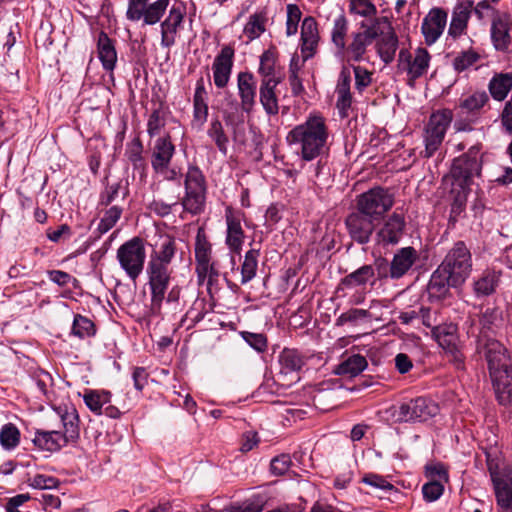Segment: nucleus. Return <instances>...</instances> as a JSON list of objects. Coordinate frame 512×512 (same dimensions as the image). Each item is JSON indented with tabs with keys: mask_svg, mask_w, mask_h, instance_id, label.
I'll return each mask as SVG.
<instances>
[{
	"mask_svg": "<svg viewBox=\"0 0 512 512\" xmlns=\"http://www.w3.org/2000/svg\"><path fill=\"white\" fill-rule=\"evenodd\" d=\"M266 20L262 13H255L249 17L243 31L248 41H252L264 33Z\"/></svg>",
	"mask_w": 512,
	"mask_h": 512,
	"instance_id": "49",
	"label": "nucleus"
},
{
	"mask_svg": "<svg viewBox=\"0 0 512 512\" xmlns=\"http://www.w3.org/2000/svg\"><path fill=\"white\" fill-rule=\"evenodd\" d=\"M225 219L227 224L226 244L232 252L239 254L245 238L241 226V217L238 213L228 208L226 210Z\"/></svg>",
	"mask_w": 512,
	"mask_h": 512,
	"instance_id": "26",
	"label": "nucleus"
},
{
	"mask_svg": "<svg viewBox=\"0 0 512 512\" xmlns=\"http://www.w3.org/2000/svg\"><path fill=\"white\" fill-rule=\"evenodd\" d=\"M166 124L164 113L160 109H155L149 116L147 122V132L150 137L157 136Z\"/></svg>",
	"mask_w": 512,
	"mask_h": 512,
	"instance_id": "60",
	"label": "nucleus"
},
{
	"mask_svg": "<svg viewBox=\"0 0 512 512\" xmlns=\"http://www.w3.org/2000/svg\"><path fill=\"white\" fill-rule=\"evenodd\" d=\"M237 92L240 99L238 105L242 112L250 114L256 106L257 85L254 75L249 71L237 74ZM231 104L237 105L236 101Z\"/></svg>",
	"mask_w": 512,
	"mask_h": 512,
	"instance_id": "14",
	"label": "nucleus"
},
{
	"mask_svg": "<svg viewBox=\"0 0 512 512\" xmlns=\"http://www.w3.org/2000/svg\"><path fill=\"white\" fill-rule=\"evenodd\" d=\"M420 312L423 325L431 328L432 331L443 321L437 310H431L430 308L420 306Z\"/></svg>",
	"mask_w": 512,
	"mask_h": 512,
	"instance_id": "63",
	"label": "nucleus"
},
{
	"mask_svg": "<svg viewBox=\"0 0 512 512\" xmlns=\"http://www.w3.org/2000/svg\"><path fill=\"white\" fill-rule=\"evenodd\" d=\"M60 417L64 428L62 437L67 443L76 441L79 438V417L76 409L66 407Z\"/></svg>",
	"mask_w": 512,
	"mask_h": 512,
	"instance_id": "38",
	"label": "nucleus"
},
{
	"mask_svg": "<svg viewBox=\"0 0 512 512\" xmlns=\"http://www.w3.org/2000/svg\"><path fill=\"white\" fill-rule=\"evenodd\" d=\"M352 69L355 78V90L357 93L363 94L373 82V72L360 65H352Z\"/></svg>",
	"mask_w": 512,
	"mask_h": 512,
	"instance_id": "54",
	"label": "nucleus"
},
{
	"mask_svg": "<svg viewBox=\"0 0 512 512\" xmlns=\"http://www.w3.org/2000/svg\"><path fill=\"white\" fill-rule=\"evenodd\" d=\"M430 53L422 47L417 48L413 53L402 49L398 55L399 66H401L410 79L422 77L430 65Z\"/></svg>",
	"mask_w": 512,
	"mask_h": 512,
	"instance_id": "11",
	"label": "nucleus"
},
{
	"mask_svg": "<svg viewBox=\"0 0 512 512\" xmlns=\"http://www.w3.org/2000/svg\"><path fill=\"white\" fill-rule=\"evenodd\" d=\"M212 247L203 230L199 229L195 238L196 271L206 273L211 260Z\"/></svg>",
	"mask_w": 512,
	"mask_h": 512,
	"instance_id": "37",
	"label": "nucleus"
},
{
	"mask_svg": "<svg viewBox=\"0 0 512 512\" xmlns=\"http://www.w3.org/2000/svg\"><path fill=\"white\" fill-rule=\"evenodd\" d=\"M32 441L38 449L48 452L59 451L68 444L62 437V432L57 430H36Z\"/></svg>",
	"mask_w": 512,
	"mask_h": 512,
	"instance_id": "33",
	"label": "nucleus"
},
{
	"mask_svg": "<svg viewBox=\"0 0 512 512\" xmlns=\"http://www.w3.org/2000/svg\"><path fill=\"white\" fill-rule=\"evenodd\" d=\"M444 492V485L442 482L436 479H431L428 483L422 487L423 497L428 502H434L438 500Z\"/></svg>",
	"mask_w": 512,
	"mask_h": 512,
	"instance_id": "59",
	"label": "nucleus"
},
{
	"mask_svg": "<svg viewBox=\"0 0 512 512\" xmlns=\"http://www.w3.org/2000/svg\"><path fill=\"white\" fill-rule=\"evenodd\" d=\"M386 413L395 423L417 421V416L415 415L414 409V399L408 402L400 403L399 405H393L386 411Z\"/></svg>",
	"mask_w": 512,
	"mask_h": 512,
	"instance_id": "43",
	"label": "nucleus"
},
{
	"mask_svg": "<svg viewBox=\"0 0 512 512\" xmlns=\"http://www.w3.org/2000/svg\"><path fill=\"white\" fill-rule=\"evenodd\" d=\"M168 264L149 261L147 265L148 284L151 291V309L159 312L168 290L172 270Z\"/></svg>",
	"mask_w": 512,
	"mask_h": 512,
	"instance_id": "7",
	"label": "nucleus"
},
{
	"mask_svg": "<svg viewBox=\"0 0 512 512\" xmlns=\"http://www.w3.org/2000/svg\"><path fill=\"white\" fill-rule=\"evenodd\" d=\"M184 10L180 6H172L167 18L161 22V45L170 48L176 42V35L184 20Z\"/></svg>",
	"mask_w": 512,
	"mask_h": 512,
	"instance_id": "20",
	"label": "nucleus"
},
{
	"mask_svg": "<svg viewBox=\"0 0 512 512\" xmlns=\"http://www.w3.org/2000/svg\"><path fill=\"white\" fill-rule=\"evenodd\" d=\"M287 142L296 147L304 161H312L328 150L329 131L325 119L320 115H309L287 134Z\"/></svg>",
	"mask_w": 512,
	"mask_h": 512,
	"instance_id": "1",
	"label": "nucleus"
},
{
	"mask_svg": "<svg viewBox=\"0 0 512 512\" xmlns=\"http://www.w3.org/2000/svg\"><path fill=\"white\" fill-rule=\"evenodd\" d=\"M512 20L508 13L498 14L491 20V40L497 51L506 52L512 44Z\"/></svg>",
	"mask_w": 512,
	"mask_h": 512,
	"instance_id": "18",
	"label": "nucleus"
},
{
	"mask_svg": "<svg viewBox=\"0 0 512 512\" xmlns=\"http://www.w3.org/2000/svg\"><path fill=\"white\" fill-rule=\"evenodd\" d=\"M20 431L12 423H7L0 430V444L5 450H13L19 445Z\"/></svg>",
	"mask_w": 512,
	"mask_h": 512,
	"instance_id": "51",
	"label": "nucleus"
},
{
	"mask_svg": "<svg viewBox=\"0 0 512 512\" xmlns=\"http://www.w3.org/2000/svg\"><path fill=\"white\" fill-rule=\"evenodd\" d=\"M145 259L144 241L140 237H133L117 249V260L120 267L133 281L142 273Z\"/></svg>",
	"mask_w": 512,
	"mask_h": 512,
	"instance_id": "4",
	"label": "nucleus"
},
{
	"mask_svg": "<svg viewBox=\"0 0 512 512\" xmlns=\"http://www.w3.org/2000/svg\"><path fill=\"white\" fill-rule=\"evenodd\" d=\"M122 212L123 209L117 205L105 210L96 229L98 236H101L111 230L120 219Z\"/></svg>",
	"mask_w": 512,
	"mask_h": 512,
	"instance_id": "50",
	"label": "nucleus"
},
{
	"mask_svg": "<svg viewBox=\"0 0 512 512\" xmlns=\"http://www.w3.org/2000/svg\"><path fill=\"white\" fill-rule=\"evenodd\" d=\"M372 42L361 31L352 34L351 42L346 45L343 57L349 62H361L364 60L367 48Z\"/></svg>",
	"mask_w": 512,
	"mask_h": 512,
	"instance_id": "36",
	"label": "nucleus"
},
{
	"mask_svg": "<svg viewBox=\"0 0 512 512\" xmlns=\"http://www.w3.org/2000/svg\"><path fill=\"white\" fill-rule=\"evenodd\" d=\"M142 151V143L138 138H136L128 145L126 156L135 169L144 171L146 165L142 156Z\"/></svg>",
	"mask_w": 512,
	"mask_h": 512,
	"instance_id": "55",
	"label": "nucleus"
},
{
	"mask_svg": "<svg viewBox=\"0 0 512 512\" xmlns=\"http://www.w3.org/2000/svg\"><path fill=\"white\" fill-rule=\"evenodd\" d=\"M394 204L393 195L382 187H375L361 194L357 209L378 221Z\"/></svg>",
	"mask_w": 512,
	"mask_h": 512,
	"instance_id": "8",
	"label": "nucleus"
},
{
	"mask_svg": "<svg viewBox=\"0 0 512 512\" xmlns=\"http://www.w3.org/2000/svg\"><path fill=\"white\" fill-rule=\"evenodd\" d=\"M405 218L397 211L393 212L377 232L378 241L384 244H397L405 228Z\"/></svg>",
	"mask_w": 512,
	"mask_h": 512,
	"instance_id": "23",
	"label": "nucleus"
},
{
	"mask_svg": "<svg viewBox=\"0 0 512 512\" xmlns=\"http://www.w3.org/2000/svg\"><path fill=\"white\" fill-rule=\"evenodd\" d=\"M335 93L337 95L336 107L341 117H347L353 103L351 92V73L348 67L343 66L338 75Z\"/></svg>",
	"mask_w": 512,
	"mask_h": 512,
	"instance_id": "19",
	"label": "nucleus"
},
{
	"mask_svg": "<svg viewBox=\"0 0 512 512\" xmlns=\"http://www.w3.org/2000/svg\"><path fill=\"white\" fill-rule=\"evenodd\" d=\"M349 22L342 9L337 8L331 30V41L336 48V55H344Z\"/></svg>",
	"mask_w": 512,
	"mask_h": 512,
	"instance_id": "30",
	"label": "nucleus"
},
{
	"mask_svg": "<svg viewBox=\"0 0 512 512\" xmlns=\"http://www.w3.org/2000/svg\"><path fill=\"white\" fill-rule=\"evenodd\" d=\"M489 95L484 90H476L459 100L458 108L463 114L477 117L489 103Z\"/></svg>",
	"mask_w": 512,
	"mask_h": 512,
	"instance_id": "32",
	"label": "nucleus"
},
{
	"mask_svg": "<svg viewBox=\"0 0 512 512\" xmlns=\"http://www.w3.org/2000/svg\"><path fill=\"white\" fill-rule=\"evenodd\" d=\"M291 458L287 454H282L272 459L270 464L271 472L274 475H284L291 466Z\"/></svg>",
	"mask_w": 512,
	"mask_h": 512,
	"instance_id": "64",
	"label": "nucleus"
},
{
	"mask_svg": "<svg viewBox=\"0 0 512 512\" xmlns=\"http://www.w3.org/2000/svg\"><path fill=\"white\" fill-rule=\"evenodd\" d=\"M448 13L440 7H433L423 18L421 32L425 43L433 45L443 34L447 25Z\"/></svg>",
	"mask_w": 512,
	"mask_h": 512,
	"instance_id": "12",
	"label": "nucleus"
},
{
	"mask_svg": "<svg viewBox=\"0 0 512 512\" xmlns=\"http://www.w3.org/2000/svg\"><path fill=\"white\" fill-rule=\"evenodd\" d=\"M479 347L487 360L497 399L506 405L510 402L512 385V366L507 349L495 339H487L484 343L479 340Z\"/></svg>",
	"mask_w": 512,
	"mask_h": 512,
	"instance_id": "2",
	"label": "nucleus"
},
{
	"mask_svg": "<svg viewBox=\"0 0 512 512\" xmlns=\"http://www.w3.org/2000/svg\"><path fill=\"white\" fill-rule=\"evenodd\" d=\"M97 54L103 69L109 72L113 71L117 63V52L114 42L104 31L98 34Z\"/></svg>",
	"mask_w": 512,
	"mask_h": 512,
	"instance_id": "31",
	"label": "nucleus"
},
{
	"mask_svg": "<svg viewBox=\"0 0 512 512\" xmlns=\"http://www.w3.org/2000/svg\"><path fill=\"white\" fill-rule=\"evenodd\" d=\"M472 7V0L460 2L454 7L451 22L448 28V35L453 39H457L466 33L468 22L472 13Z\"/></svg>",
	"mask_w": 512,
	"mask_h": 512,
	"instance_id": "25",
	"label": "nucleus"
},
{
	"mask_svg": "<svg viewBox=\"0 0 512 512\" xmlns=\"http://www.w3.org/2000/svg\"><path fill=\"white\" fill-rule=\"evenodd\" d=\"M279 363L281 372L287 374L300 371L305 364V359L299 351L285 348L279 355Z\"/></svg>",
	"mask_w": 512,
	"mask_h": 512,
	"instance_id": "41",
	"label": "nucleus"
},
{
	"mask_svg": "<svg viewBox=\"0 0 512 512\" xmlns=\"http://www.w3.org/2000/svg\"><path fill=\"white\" fill-rule=\"evenodd\" d=\"M414 409L417 421L420 422L429 420L439 412L438 405L434 401L424 397L414 399Z\"/></svg>",
	"mask_w": 512,
	"mask_h": 512,
	"instance_id": "47",
	"label": "nucleus"
},
{
	"mask_svg": "<svg viewBox=\"0 0 512 512\" xmlns=\"http://www.w3.org/2000/svg\"><path fill=\"white\" fill-rule=\"evenodd\" d=\"M479 59V53L472 49L462 51L453 59V68L457 72L465 71L469 67L476 64L479 61Z\"/></svg>",
	"mask_w": 512,
	"mask_h": 512,
	"instance_id": "56",
	"label": "nucleus"
},
{
	"mask_svg": "<svg viewBox=\"0 0 512 512\" xmlns=\"http://www.w3.org/2000/svg\"><path fill=\"white\" fill-rule=\"evenodd\" d=\"M372 314L367 309L351 308L339 315L336 319L337 326H343L346 323L357 325L359 322L371 319Z\"/></svg>",
	"mask_w": 512,
	"mask_h": 512,
	"instance_id": "53",
	"label": "nucleus"
},
{
	"mask_svg": "<svg viewBox=\"0 0 512 512\" xmlns=\"http://www.w3.org/2000/svg\"><path fill=\"white\" fill-rule=\"evenodd\" d=\"M360 27L362 33L373 43V41L384 35L385 29L388 32L393 31L389 19L385 16L374 17L370 23L361 22Z\"/></svg>",
	"mask_w": 512,
	"mask_h": 512,
	"instance_id": "42",
	"label": "nucleus"
},
{
	"mask_svg": "<svg viewBox=\"0 0 512 512\" xmlns=\"http://www.w3.org/2000/svg\"><path fill=\"white\" fill-rule=\"evenodd\" d=\"M277 55L273 49H268L260 56V65L258 73L261 76V82L268 80H280L282 77L276 72Z\"/></svg>",
	"mask_w": 512,
	"mask_h": 512,
	"instance_id": "39",
	"label": "nucleus"
},
{
	"mask_svg": "<svg viewBox=\"0 0 512 512\" xmlns=\"http://www.w3.org/2000/svg\"><path fill=\"white\" fill-rule=\"evenodd\" d=\"M244 341L257 352H264L267 349V338L262 333L241 332Z\"/></svg>",
	"mask_w": 512,
	"mask_h": 512,
	"instance_id": "61",
	"label": "nucleus"
},
{
	"mask_svg": "<svg viewBox=\"0 0 512 512\" xmlns=\"http://www.w3.org/2000/svg\"><path fill=\"white\" fill-rule=\"evenodd\" d=\"M175 146L169 134L155 140L152 147L151 166L155 173L167 176Z\"/></svg>",
	"mask_w": 512,
	"mask_h": 512,
	"instance_id": "13",
	"label": "nucleus"
},
{
	"mask_svg": "<svg viewBox=\"0 0 512 512\" xmlns=\"http://www.w3.org/2000/svg\"><path fill=\"white\" fill-rule=\"evenodd\" d=\"M96 329L94 323L80 314L74 316L72 325V334L84 339L95 335Z\"/></svg>",
	"mask_w": 512,
	"mask_h": 512,
	"instance_id": "52",
	"label": "nucleus"
},
{
	"mask_svg": "<svg viewBox=\"0 0 512 512\" xmlns=\"http://www.w3.org/2000/svg\"><path fill=\"white\" fill-rule=\"evenodd\" d=\"M206 200L205 178L196 166H190L185 177V196L182 199L183 209L191 214H199L204 210Z\"/></svg>",
	"mask_w": 512,
	"mask_h": 512,
	"instance_id": "5",
	"label": "nucleus"
},
{
	"mask_svg": "<svg viewBox=\"0 0 512 512\" xmlns=\"http://www.w3.org/2000/svg\"><path fill=\"white\" fill-rule=\"evenodd\" d=\"M472 12L475 14L478 20L483 21L487 18H495L496 15L502 14L503 12L495 9L487 0H482L472 7Z\"/></svg>",
	"mask_w": 512,
	"mask_h": 512,
	"instance_id": "62",
	"label": "nucleus"
},
{
	"mask_svg": "<svg viewBox=\"0 0 512 512\" xmlns=\"http://www.w3.org/2000/svg\"><path fill=\"white\" fill-rule=\"evenodd\" d=\"M489 94L495 101H504L509 92H512V73H495L488 82Z\"/></svg>",
	"mask_w": 512,
	"mask_h": 512,
	"instance_id": "35",
	"label": "nucleus"
},
{
	"mask_svg": "<svg viewBox=\"0 0 512 512\" xmlns=\"http://www.w3.org/2000/svg\"><path fill=\"white\" fill-rule=\"evenodd\" d=\"M375 270L372 265H363L346 275L341 279L337 290L342 291L346 289H354L356 287L365 286L370 283L374 284Z\"/></svg>",
	"mask_w": 512,
	"mask_h": 512,
	"instance_id": "28",
	"label": "nucleus"
},
{
	"mask_svg": "<svg viewBox=\"0 0 512 512\" xmlns=\"http://www.w3.org/2000/svg\"><path fill=\"white\" fill-rule=\"evenodd\" d=\"M367 365L365 357L359 354L352 355L337 366L336 374L350 377L357 376Z\"/></svg>",
	"mask_w": 512,
	"mask_h": 512,
	"instance_id": "45",
	"label": "nucleus"
},
{
	"mask_svg": "<svg viewBox=\"0 0 512 512\" xmlns=\"http://www.w3.org/2000/svg\"><path fill=\"white\" fill-rule=\"evenodd\" d=\"M375 221L358 209L349 214L345 224L350 237L359 244H366L375 229Z\"/></svg>",
	"mask_w": 512,
	"mask_h": 512,
	"instance_id": "15",
	"label": "nucleus"
},
{
	"mask_svg": "<svg viewBox=\"0 0 512 512\" xmlns=\"http://www.w3.org/2000/svg\"><path fill=\"white\" fill-rule=\"evenodd\" d=\"M418 259L419 254L414 247L408 246L400 248L393 255L389 267L385 264L378 265V277L379 279L389 277L398 280L408 273Z\"/></svg>",
	"mask_w": 512,
	"mask_h": 512,
	"instance_id": "10",
	"label": "nucleus"
},
{
	"mask_svg": "<svg viewBox=\"0 0 512 512\" xmlns=\"http://www.w3.org/2000/svg\"><path fill=\"white\" fill-rule=\"evenodd\" d=\"M178 241L169 234H161L153 244V251L149 261L170 265L177 253Z\"/></svg>",
	"mask_w": 512,
	"mask_h": 512,
	"instance_id": "27",
	"label": "nucleus"
},
{
	"mask_svg": "<svg viewBox=\"0 0 512 512\" xmlns=\"http://www.w3.org/2000/svg\"><path fill=\"white\" fill-rule=\"evenodd\" d=\"M398 48V37L394 31L387 32L376 44L379 57L385 64L394 60Z\"/></svg>",
	"mask_w": 512,
	"mask_h": 512,
	"instance_id": "40",
	"label": "nucleus"
},
{
	"mask_svg": "<svg viewBox=\"0 0 512 512\" xmlns=\"http://www.w3.org/2000/svg\"><path fill=\"white\" fill-rule=\"evenodd\" d=\"M461 285L462 283H454L452 275L439 265L430 277L427 292L430 299L440 300L448 294L450 287Z\"/></svg>",
	"mask_w": 512,
	"mask_h": 512,
	"instance_id": "24",
	"label": "nucleus"
},
{
	"mask_svg": "<svg viewBox=\"0 0 512 512\" xmlns=\"http://www.w3.org/2000/svg\"><path fill=\"white\" fill-rule=\"evenodd\" d=\"M235 50L231 45H224L212 64L213 80L217 88H225L230 80L234 64Z\"/></svg>",
	"mask_w": 512,
	"mask_h": 512,
	"instance_id": "16",
	"label": "nucleus"
},
{
	"mask_svg": "<svg viewBox=\"0 0 512 512\" xmlns=\"http://www.w3.org/2000/svg\"><path fill=\"white\" fill-rule=\"evenodd\" d=\"M452 119L453 113L449 109L438 110L431 114L423 134L425 149L421 154L425 158L432 157L440 148Z\"/></svg>",
	"mask_w": 512,
	"mask_h": 512,
	"instance_id": "3",
	"label": "nucleus"
},
{
	"mask_svg": "<svg viewBox=\"0 0 512 512\" xmlns=\"http://www.w3.org/2000/svg\"><path fill=\"white\" fill-rule=\"evenodd\" d=\"M259 255L258 249H250L246 252L241 265V284H246L255 277Z\"/></svg>",
	"mask_w": 512,
	"mask_h": 512,
	"instance_id": "46",
	"label": "nucleus"
},
{
	"mask_svg": "<svg viewBox=\"0 0 512 512\" xmlns=\"http://www.w3.org/2000/svg\"><path fill=\"white\" fill-rule=\"evenodd\" d=\"M440 266L452 275L454 283H464L472 271V254L463 241L456 242Z\"/></svg>",
	"mask_w": 512,
	"mask_h": 512,
	"instance_id": "6",
	"label": "nucleus"
},
{
	"mask_svg": "<svg viewBox=\"0 0 512 512\" xmlns=\"http://www.w3.org/2000/svg\"><path fill=\"white\" fill-rule=\"evenodd\" d=\"M207 134L215 142L219 151L223 155H226L228 152L229 139L219 119L216 118L211 121Z\"/></svg>",
	"mask_w": 512,
	"mask_h": 512,
	"instance_id": "48",
	"label": "nucleus"
},
{
	"mask_svg": "<svg viewBox=\"0 0 512 512\" xmlns=\"http://www.w3.org/2000/svg\"><path fill=\"white\" fill-rule=\"evenodd\" d=\"M482 164L480 159L456 158L453 161L450 175L457 185L464 189L469 186L475 176H479Z\"/></svg>",
	"mask_w": 512,
	"mask_h": 512,
	"instance_id": "17",
	"label": "nucleus"
},
{
	"mask_svg": "<svg viewBox=\"0 0 512 512\" xmlns=\"http://www.w3.org/2000/svg\"><path fill=\"white\" fill-rule=\"evenodd\" d=\"M121 189H123V198H125L128 190L127 187H122L121 182L108 185L100 195L99 205L109 206L117 198Z\"/></svg>",
	"mask_w": 512,
	"mask_h": 512,
	"instance_id": "58",
	"label": "nucleus"
},
{
	"mask_svg": "<svg viewBox=\"0 0 512 512\" xmlns=\"http://www.w3.org/2000/svg\"><path fill=\"white\" fill-rule=\"evenodd\" d=\"M129 0L126 17L130 21L142 20L144 25H155L164 16L170 0Z\"/></svg>",
	"mask_w": 512,
	"mask_h": 512,
	"instance_id": "9",
	"label": "nucleus"
},
{
	"mask_svg": "<svg viewBox=\"0 0 512 512\" xmlns=\"http://www.w3.org/2000/svg\"><path fill=\"white\" fill-rule=\"evenodd\" d=\"M350 11L361 17H374L377 14L376 6L370 0H351Z\"/></svg>",
	"mask_w": 512,
	"mask_h": 512,
	"instance_id": "57",
	"label": "nucleus"
},
{
	"mask_svg": "<svg viewBox=\"0 0 512 512\" xmlns=\"http://www.w3.org/2000/svg\"><path fill=\"white\" fill-rule=\"evenodd\" d=\"M320 36L317 22L313 17H306L301 25V53L303 60L312 58L318 48Z\"/></svg>",
	"mask_w": 512,
	"mask_h": 512,
	"instance_id": "21",
	"label": "nucleus"
},
{
	"mask_svg": "<svg viewBox=\"0 0 512 512\" xmlns=\"http://www.w3.org/2000/svg\"><path fill=\"white\" fill-rule=\"evenodd\" d=\"M83 400L92 412L102 415L103 407L111 401V393L105 390H89L83 395Z\"/></svg>",
	"mask_w": 512,
	"mask_h": 512,
	"instance_id": "44",
	"label": "nucleus"
},
{
	"mask_svg": "<svg viewBox=\"0 0 512 512\" xmlns=\"http://www.w3.org/2000/svg\"><path fill=\"white\" fill-rule=\"evenodd\" d=\"M280 83V80L260 82L259 100L264 111L270 116H275L279 112L278 97L275 90Z\"/></svg>",
	"mask_w": 512,
	"mask_h": 512,
	"instance_id": "34",
	"label": "nucleus"
},
{
	"mask_svg": "<svg viewBox=\"0 0 512 512\" xmlns=\"http://www.w3.org/2000/svg\"><path fill=\"white\" fill-rule=\"evenodd\" d=\"M208 92L205 88L204 79L201 77L196 82L193 95V120L192 126L198 130L202 129L208 119Z\"/></svg>",
	"mask_w": 512,
	"mask_h": 512,
	"instance_id": "22",
	"label": "nucleus"
},
{
	"mask_svg": "<svg viewBox=\"0 0 512 512\" xmlns=\"http://www.w3.org/2000/svg\"><path fill=\"white\" fill-rule=\"evenodd\" d=\"M502 272L484 270L473 282V291L477 297H486L495 293L501 281Z\"/></svg>",
	"mask_w": 512,
	"mask_h": 512,
	"instance_id": "29",
	"label": "nucleus"
}]
</instances>
